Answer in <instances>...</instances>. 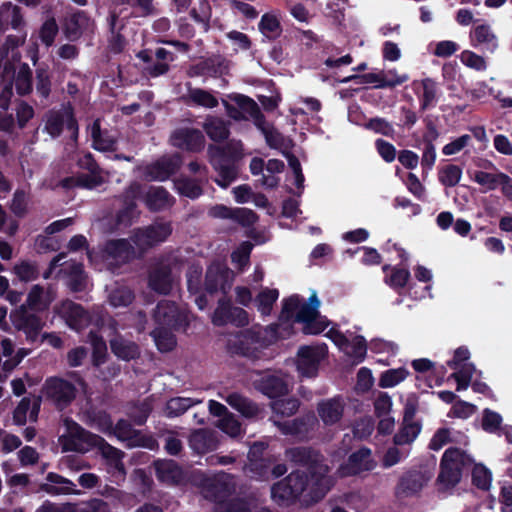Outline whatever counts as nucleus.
I'll list each match as a JSON object with an SVG mask.
<instances>
[{"label": "nucleus", "instance_id": "obj_1", "mask_svg": "<svg viewBox=\"0 0 512 512\" xmlns=\"http://www.w3.org/2000/svg\"><path fill=\"white\" fill-rule=\"evenodd\" d=\"M284 455L292 466L306 469L304 472L308 475L310 488L305 502L315 504L321 501L334 485L324 455L311 446L290 447L285 450Z\"/></svg>", "mask_w": 512, "mask_h": 512}, {"label": "nucleus", "instance_id": "obj_2", "mask_svg": "<svg viewBox=\"0 0 512 512\" xmlns=\"http://www.w3.org/2000/svg\"><path fill=\"white\" fill-rule=\"evenodd\" d=\"M207 152L209 162L220 178L216 183L222 188H227L238 177V163L243 157L241 144L233 142L224 145L210 144Z\"/></svg>", "mask_w": 512, "mask_h": 512}, {"label": "nucleus", "instance_id": "obj_3", "mask_svg": "<svg viewBox=\"0 0 512 512\" xmlns=\"http://www.w3.org/2000/svg\"><path fill=\"white\" fill-rule=\"evenodd\" d=\"M309 484L308 475L303 470H293L285 478L272 485L271 497L279 506H290L303 496V502L308 505L305 499L310 488Z\"/></svg>", "mask_w": 512, "mask_h": 512}, {"label": "nucleus", "instance_id": "obj_4", "mask_svg": "<svg viewBox=\"0 0 512 512\" xmlns=\"http://www.w3.org/2000/svg\"><path fill=\"white\" fill-rule=\"evenodd\" d=\"M208 214L212 218L231 220L244 228H248L246 236L254 240L257 244L265 242L263 234L253 227L259 217L251 209L240 207L231 208L224 204H216L209 209Z\"/></svg>", "mask_w": 512, "mask_h": 512}, {"label": "nucleus", "instance_id": "obj_5", "mask_svg": "<svg viewBox=\"0 0 512 512\" xmlns=\"http://www.w3.org/2000/svg\"><path fill=\"white\" fill-rule=\"evenodd\" d=\"M172 232L171 221L157 219L150 225L134 229L130 239L139 250L145 252L165 242Z\"/></svg>", "mask_w": 512, "mask_h": 512}, {"label": "nucleus", "instance_id": "obj_6", "mask_svg": "<svg viewBox=\"0 0 512 512\" xmlns=\"http://www.w3.org/2000/svg\"><path fill=\"white\" fill-rule=\"evenodd\" d=\"M140 193V185L132 183L119 196L121 207L116 211L112 220V228L115 231H122L130 227L140 215L137 206V198Z\"/></svg>", "mask_w": 512, "mask_h": 512}, {"label": "nucleus", "instance_id": "obj_7", "mask_svg": "<svg viewBox=\"0 0 512 512\" xmlns=\"http://www.w3.org/2000/svg\"><path fill=\"white\" fill-rule=\"evenodd\" d=\"M64 127L71 132L73 140L78 139L79 126L71 103H67L62 110H50L46 115L44 129L52 138H58Z\"/></svg>", "mask_w": 512, "mask_h": 512}, {"label": "nucleus", "instance_id": "obj_8", "mask_svg": "<svg viewBox=\"0 0 512 512\" xmlns=\"http://www.w3.org/2000/svg\"><path fill=\"white\" fill-rule=\"evenodd\" d=\"M260 336L252 329L237 332L227 341V350L231 355L258 359L261 353Z\"/></svg>", "mask_w": 512, "mask_h": 512}, {"label": "nucleus", "instance_id": "obj_9", "mask_svg": "<svg viewBox=\"0 0 512 512\" xmlns=\"http://www.w3.org/2000/svg\"><path fill=\"white\" fill-rule=\"evenodd\" d=\"M212 323L217 327L228 324L235 327H245L249 324V315L245 309L233 306L230 298L221 297L213 312Z\"/></svg>", "mask_w": 512, "mask_h": 512}, {"label": "nucleus", "instance_id": "obj_10", "mask_svg": "<svg viewBox=\"0 0 512 512\" xmlns=\"http://www.w3.org/2000/svg\"><path fill=\"white\" fill-rule=\"evenodd\" d=\"M327 354V346H300L296 356V368L300 376L312 378L317 376L321 361Z\"/></svg>", "mask_w": 512, "mask_h": 512}, {"label": "nucleus", "instance_id": "obj_11", "mask_svg": "<svg viewBox=\"0 0 512 512\" xmlns=\"http://www.w3.org/2000/svg\"><path fill=\"white\" fill-rule=\"evenodd\" d=\"M232 282V270L224 264L213 263L206 270L204 291L210 295L220 291L223 297H226L232 287Z\"/></svg>", "mask_w": 512, "mask_h": 512}, {"label": "nucleus", "instance_id": "obj_12", "mask_svg": "<svg viewBox=\"0 0 512 512\" xmlns=\"http://www.w3.org/2000/svg\"><path fill=\"white\" fill-rule=\"evenodd\" d=\"M45 391L48 399L52 400L60 408H66L76 398L77 389L68 380L51 377L46 380Z\"/></svg>", "mask_w": 512, "mask_h": 512}, {"label": "nucleus", "instance_id": "obj_13", "mask_svg": "<svg viewBox=\"0 0 512 512\" xmlns=\"http://www.w3.org/2000/svg\"><path fill=\"white\" fill-rule=\"evenodd\" d=\"M377 463L372 458L371 449L361 447L351 453L347 460L341 464L339 472L341 476H356L363 472H370L376 467Z\"/></svg>", "mask_w": 512, "mask_h": 512}, {"label": "nucleus", "instance_id": "obj_14", "mask_svg": "<svg viewBox=\"0 0 512 512\" xmlns=\"http://www.w3.org/2000/svg\"><path fill=\"white\" fill-rule=\"evenodd\" d=\"M274 424L283 435L304 439L315 430L318 419L314 412H309L292 420L274 421Z\"/></svg>", "mask_w": 512, "mask_h": 512}, {"label": "nucleus", "instance_id": "obj_15", "mask_svg": "<svg viewBox=\"0 0 512 512\" xmlns=\"http://www.w3.org/2000/svg\"><path fill=\"white\" fill-rule=\"evenodd\" d=\"M10 319L17 331H23L29 342L37 341L44 326L42 319L33 313H29L23 306L10 314Z\"/></svg>", "mask_w": 512, "mask_h": 512}, {"label": "nucleus", "instance_id": "obj_16", "mask_svg": "<svg viewBox=\"0 0 512 512\" xmlns=\"http://www.w3.org/2000/svg\"><path fill=\"white\" fill-rule=\"evenodd\" d=\"M254 387L271 399L285 396L289 392L288 382L280 372L261 373L259 379L254 381Z\"/></svg>", "mask_w": 512, "mask_h": 512}, {"label": "nucleus", "instance_id": "obj_17", "mask_svg": "<svg viewBox=\"0 0 512 512\" xmlns=\"http://www.w3.org/2000/svg\"><path fill=\"white\" fill-rule=\"evenodd\" d=\"M148 288L159 294L168 295L173 288L172 268L169 264L157 262L150 266L147 275Z\"/></svg>", "mask_w": 512, "mask_h": 512}, {"label": "nucleus", "instance_id": "obj_18", "mask_svg": "<svg viewBox=\"0 0 512 512\" xmlns=\"http://www.w3.org/2000/svg\"><path fill=\"white\" fill-rule=\"evenodd\" d=\"M475 464L473 457L465 450L450 445V489L454 488L464 475H468Z\"/></svg>", "mask_w": 512, "mask_h": 512}, {"label": "nucleus", "instance_id": "obj_19", "mask_svg": "<svg viewBox=\"0 0 512 512\" xmlns=\"http://www.w3.org/2000/svg\"><path fill=\"white\" fill-rule=\"evenodd\" d=\"M65 426L67 429L68 436L65 438V442L63 444L64 451H82V443L91 446L94 444L95 440L98 437L97 434H94L84 429L81 425H79L72 419L67 418L65 420Z\"/></svg>", "mask_w": 512, "mask_h": 512}, {"label": "nucleus", "instance_id": "obj_20", "mask_svg": "<svg viewBox=\"0 0 512 512\" xmlns=\"http://www.w3.org/2000/svg\"><path fill=\"white\" fill-rule=\"evenodd\" d=\"M153 318L158 325L157 327H166L174 330H178L184 321L177 304L169 300H162L157 304Z\"/></svg>", "mask_w": 512, "mask_h": 512}, {"label": "nucleus", "instance_id": "obj_21", "mask_svg": "<svg viewBox=\"0 0 512 512\" xmlns=\"http://www.w3.org/2000/svg\"><path fill=\"white\" fill-rule=\"evenodd\" d=\"M226 70V60L221 56H214L205 58L197 63L190 65L186 74L190 78H218L225 74Z\"/></svg>", "mask_w": 512, "mask_h": 512}, {"label": "nucleus", "instance_id": "obj_22", "mask_svg": "<svg viewBox=\"0 0 512 512\" xmlns=\"http://www.w3.org/2000/svg\"><path fill=\"white\" fill-rule=\"evenodd\" d=\"M175 147L189 152H200L205 145L203 133L195 128H180L173 132L171 136Z\"/></svg>", "mask_w": 512, "mask_h": 512}, {"label": "nucleus", "instance_id": "obj_23", "mask_svg": "<svg viewBox=\"0 0 512 512\" xmlns=\"http://www.w3.org/2000/svg\"><path fill=\"white\" fill-rule=\"evenodd\" d=\"M180 167L176 157H162L148 164L144 169V176L149 181H166L174 175Z\"/></svg>", "mask_w": 512, "mask_h": 512}, {"label": "nucleus", "instance_id": "obj_24", "mask_svg": "<svg viewBox=\"0 0 512 512\" xmlns=\"http://www.w3.org/2000/svg\"><path fill=\"white\" fill-rule=\"evenodd\" d=\"M430 478V473L427 471L409 470L400 478L397 485V494L412 496L421 491Z\"/></svg>", "mask_w": 512, "mask_h": 512}, {"label": "nucleus", "instance_id": "obj_25", "mask_svg": "<svg viewBox=\"0 0 512 512\" xmlns=\"http://www.w3.org/2000/svg\"><path fill=\"white\" fill-rule=\"evenodd\" d=\"M157 479L166 484L177 485L184 480L181 466L172 459H157L153 462Z\"/></svg>", "mask_w": 512, "mask_h": 512}, {"label": "nucleus", "instance_id": "obj_26", "mask_svg": "<svg viewBox=\"0 0 512 512\" xmlns=\"http://www.w3.org/2000/svg\"><path fill=\"white\" fill-rule=\"evenodd\" d=\"M109 345L114 356L125 362L136 360L141 355L139 345L119 333H116L115 336L109 340Z\"/></svg>", "mask_w": 512, "mask_h": 512}, {"label": "nucleus", "instance_id": "obj_27", "mask_svg": "<svg viewBox=\"0 0 512 512\" xmlns=\"http://www.w3.org/2000/svg\"><path fill=\"white\" fill-rule=\"evenodd\" d=\"M103 251L108 258L123 264L132 261L136 255L134 246L124 238L108 240Z\"/></svg>", "mask_w": 512, "mask_h": 512}, {"label": "nucleus", "instance_id": "obj_28", "mask_svg": "<svg viewBox=\"0 0 512 512\" xmlns=\"http://www.w3.org/2000/svg\"><path fill=\"white\" fill-rule=\"evenodd\" d=\"M470 39L474 47H481L490 53L498 48V39L488 24L474 26L470 32Z\"/></svg>", "mask_w": 512, "mask_h": 512}, {"label": "nucleus", "instance_id": "obj_29", "mask_svg": "<svg viewBox=\"0 0 512 512\" xmlns=\"http://www.w3.org/2000/svg\"><path fill=\"white\" fill-rule=\"evenodd\" d=\"M67 324L74 330H81L90 323L89 313L80 305L67 300L63 303Z\"/></svg>", "mask_w": 512, "mask_h": 512}, {"label": "nucleus", "instance_id": "obj_30", "mask_svg": "<svg viewBox=\"0 0 512 512\" xmlns=\"http://www.w3.org/2000/svg\"><path fill=\"white\" fill-rule=\"evenodd\" d=\"M48 483L42 484L41 489L50 495H61V494H75L77 493L74 489L75 484L68 478L62 475L49 472L46 476Z\"/></svg>", "mask_w": 512, "mask_h": 512}, {"label": "nucleus", "instance_id": "obj_31", "mask_svg": "<svg viewBox=\"0 0 512 512\" xmlns=\"http://www.w3.org/2000/svg\"><path fill=\"white\" fill-rule=\"evenodd\" d=\"M91 447L98 449L101 456L105 459L106 463L119 471H124V464L122 459L124 452L111 444H109L103 437L98 435L94 444Z\"/></svg>", "mask_w": 512, "mask_h": 512}, {"label": "nucleus", "instance_id": "obj_32", "mask_svg": "<svg viewBox=\"0 0 512 512\" xmlns=\"http://www.w3.org/2000/svg\"><path fill=\"white\" fill-rule=\"evenodd\" d=\"M89 17L84 11H77L67 18L63 25V33L69 41H77L87 28Z\"/></svg>", "mask_w": 512, "mask_h": 512}, {"label": "nucleus", "instance_id": "obj_33", "mask_svg": "<svg viewBox=\"0 0 512 512\" xmlns=\"http://www.w3.org/2000/svg\"><path fill=\"white\" fill-rule=\"evenodd\" d=\"M188 94L182 99L187 105L194 104L196 106L213 109L219 105L218 99L210 92L202 88H193L190 82L186 83Z\"/></svg>", "mask_w": 512, "mask_h": 512}, {"label": "nucleus", "instance_id": "obj_34", "mask_svg": "<svg viewBox=\"0 0 512 512\" xmlns=\"http://www.w3.org/2000/svg\"><path fill=\"white\" fill-rule=\"evenodd\" d=\"M189 447L197 454H205L216 448V439L208 429L194 430L188 439Z\"/></svg>", "mask_w": 512, "mask_h": 512}, {"label": "nucleus", "instance_id": "obj_35", "mask_svg": "<svg viewBox=\"0 0 512 512\" xmlns=\"http://www.w3.org/2000/svg\"><path fill=\"white\" fill-rule=\"evenodd\" d=\"M146 207L151 212H159L174 204V198L162 186L151 188L145 196Z\"/></svg>", "mask_w": 512, "mask_h": 512}, {"label": "nucleus", "instance_id": "obj_36", "mask_svg": "<svg viewBox=\"0 0 512 512\" xmlns=\"http://www.w3.org/2000/svg\"><path fill=\"white\" fill-rule=\"evenodd\" d=\"M202 128L207 136L214 142L225 141L230 135L229 123L221 117L207 116Z\"/></svg>", "mask_w": 512, "mask_h": 512}, {"label": "nucleus", "instance_id": "obj_37", "mask_svg": "<svg viewBox=\"0 0 512 512\" xmlns=\"http://www.w3.org/2000/svg\"><path fill=\"white\" fill-rule=\"evenodd\" d=\"M344 407L339 400L333 398L321 401L317 406V412L325 425H334L343 416Z\"/></svg>", "mask_w": 512, "mask_h": 512}, {"label": "nucleus", "instance_id": "obj_38", "mask_svg": "<svg viewBox=\"0 0 512 512\" xmlns=\"http://www.w3.org/2000/svg\"><path fill=\"white\" fill-rule=\"evenodd\" d=\"M382 269L385 273V283L396 291L405 288L411 277L410 271L405 267L386 264Z\"/></svg>", "mask_w": 512, "mask_h": 512}, {"label": "nucleus", "instance_id": "obj_39", "mask_svg": "<svg viewBox=\"0 0 512 512\" xmlns=\"http://www.w3.org/2000/svg\"><path fill=\"white\" fill-rule=\"evenodd\" d=\"M15 89L19 96L29 95L33 90V74L27 63H21L14 76Z\"/></svg>", "mask_w": 512, "mask_h": 512}, {"label": "nucleus", "instance_id": "obj_40", "mask_svg": "<svg viewBox=\"0 0 512 512\" xmlns=\"http://www.w3.org/2000/svg\"><path fill=\"white\" fill-rule=\"evenodd\" d=\"M272 462L268 458H252L244 467L246 476L257 481H266L270 478V466Z\"/></svg>", "mask_w": 512, "mask_h": 512}, {"label": "nucleus", "instance_id": "obj_41", "mask_svg": "<svg viewBox=\"0 0 512 512\" xmlns=\"http://www.w3.org/2000/svg\"><path fill=\"white\" fill-rule=\"evenodd\" d=\"M24 26L21 8L17 5L7 9L0 10V32H4L11 27L14 30H20Z\"/></svg>", "mask_w": 512, "mask_h": 512}, {"label": "nucleus", "instance_id": "obj_42", "mask_svg": "<svg viewBox=\"0 0 512 512\" xmlns=\"http://www.w3.org/2000/svg\"><path fill=\"white\" fill-rule=\"evenodd\" d=\"M172 330L173 329L166 327H156L150 333L154 339L157 349L162 353L170 352L176 347L177 341Z\"/></svg>", "mask_w": 512, "mask_h": 512}, {"label": "nucleus", "instance_id": "obj_43", "mask_svg": "<svg viewBox=\"0 0 512 512\" xmlns=\"http://www.w3.org/2000/svg\"><path fill=\"white\" fill-rule=\"evenodd\" d=\"M152 411L153 404L151 399L145 398L142 401H136L131 404L128 416L135 425L142 426L147 422Z\"/></svg>", "mask_w": 512, "mask_h": 512}, {"label": "nucleus", "instance_id": "obj_44", "mask_svg": "<svg viewBox=\"0 0 512 512\" xmlns=\"http://www.w3.org/2000/svg\"><path fill=\"white\" fill-rule=\"evenodd\" d=\"M227 403L245 417H254L258 414V406L250 399L239 393H231L226 399Z\"/></svg>", "mask_w": 512, "mask_h": 512}, {"label": "nucleus", "instance_id": "obj_45", "mask_svg": "<svg viewBox=\"0 0 512 512\" xmlns=\"http://www.w3.org/2000/svg\"><path fill=\"white\" fill-rule=\"evenodd\" d=\"M67 286L74 293L83 292L86 289L87 275L82 263H73L69 267Z\"/></svg>", "mask_w": 512, "mask_h": 512}, {"label": "nucleus", "instance_id": "obj_46", "mask_svg": "<svg viewBox=\"0 0 512 512\" xmlns=\"http://www.w3.org/2000/svg\"><path fill=\"white\" fill-rule=\"evenodd\" d=\"M454 370L455 371L450 374V379L455 380L456 391L460 392L466 390L470 386L472 376L476 371L475 365L473 363H463Z\"/></svg>", "mask_w": 512, "mask_h": 512}, {"label": "nucleus", "instance_id": "obj_47", "mask_svg": "<svg viewBox=\"0 0 512 512\" xmlns=\"http://www.w3.org/2000/svg\"><path fill=\"white\" fill-rule=\"evenodd\" d=\"M421 431L419 422H402L399 431L394 435L393 442L395 445L402 446L412 443Z\"/></svg>", "mask_w": 512, "mask_h": 512}, {"label": "nucleus", "instance_id": "obj_48", "mask_svg": "<svg viewBox=\"0 0 512 512\" xmlns=\"http://www.w3.org/2000/svg\"><path fill=\"white\" fill-rule=\"evenodd\" d=\"M215 501L213 512H249L248 503L242 498L222 499L215 494Z\"/></svg>", "mask_w": 512, "mask_h": 512}, {"label": "nucleus", "instance_id": "obj_49", "mask_svg": "<svg viewBox=\"0 0 512 512\" xmlns=\"http://www.w3.org/2000/svg\"><path fill=\"white\" fill-rule=\"evenodd\" d=\"M450 404H452L450 417L453 418L468 419L477 410L474 404L459 399L452 391H450Z\"/></svg>", "mask_w": 512, "mask_h": 512}, {"label": "nucleus", "instance_id": "obj_50", "mask_svg": "<svg viewBox=\"0 0 512 512\" xmlns=\"http://www.w3.org/2000/svg\"><path fill=\"white\" fill-rule=\"evenodd\" d=\"M36 91L43 99H48L51 94V75L48 65L42 63L36 70Z\"/></svg>", "mask_w": 512, "mask_h": 512}, {"label": "nucleus", "instance_id": "obj_51", "mask_svg": "<svg viewBox=\"0 0 512 512\" xmlns=\"http://www.w3.org/2000/svg\"><path fill=\"white\" fill-rule=\"evenodd\" d=\"M118 15L116 13H111L108 21H109V29L111 32V37L109 38V49L114 54H119L123 52L126 46V39L120 33V31H116Z\"/></svg>", "mask_w": 512, "mask_h": 512}, {"label": "nucleus", "instance_id": "obj_52", "mask_svg": "<svg viewBox=\"0 0 512 512\" xmlns=\"http://www.w3.org/2000/svg\"><path fill=\"white\" fill-rule=\"evenodd\" d=\"M472 484L480 490L488 491L491 487L492 473L483 464H474L470 470Z\"/></svg>", "mask_w": 512, "mask_h": 512}, {"label": "nucleus", "instance_id": "obj_53", "mask_svg": "<svg viewBox=\"0 0 512 512\" xmlns=\"http://www.w3.org/2000/svg\"><path fill=\"white\" fill-rule=\"evenodd\" d=\"M193 405L192 398L173 397L166 402L164 412L168 418H175L183 415Z\"/></svg>", "mask_w": 512, "mask_h": 512}, {"label": "nucleus", "instance_id": "obj_54", "mask_svg": "<svg viewBox=\"0 0 512 512\" xmlns=\"http://www.w3.org/2000/svg\"><path fill=\"white\" fill-rule=\"evenodd\" d=\"M259 31L268 39L274 40L282 33V27L276 16L264 14L258 24Z\"/></svg>", "mask_w": 512, "mask_h": 512}, {"label": "nucleus", "instance_id": "obj_55", "mask_svg": "<svg viewBox=\"0 0 512 512\" xmlns=\"http://www.w3.org/2000/svg\"><path fill=\"white\" fill-rule=\"evenodd\" d=\"M178 193L190 199H197L203 194L201 185L192 178H179L175 181Z\"/></svg>", "mask_w": 512, "mask_h": 512}, {"label": "nucleus", "instance_id": "obj_56", "mask_svg": "<svg viewBox=\"0 0 512 512\" xmlns=\"http://www.w3.org/2000/svg\"><path fill=\"white\" fill-rule=\"evenodd\" d=\"M408 375L409 371L405 367L388 369L381 373L378 385L381 388H392L404 381Z\"/></svg>", "mask_w": 512, "mask_h": 512}, {"label": "nucleus", "instance_id": "obj_57", "mask_svg": "<svg viewBox=\"0 0 512 512\" xmlns=\"http://www.w3.org/2000/svg\"><path fill=\"white\" fill-rule=\"evenodd\" d=\"M303 298L294 294L282 300L280 320L283 322H294Z\"/></svg>", "mask_w": 512, "mask_h": 512}, {"label": "nucleus", "instance_id": "obj_58", "mask_svg": "<svg viewBox=\"0 0 512 512\" xmlns=\"http://www.w3.org/2000/svg\"><path fill=\"white\" fill-rule=\"evenodd\" d=\"M278 297L279 291L277 289L266 288L260 291L255 300L258 311L262 315H269Z\"/></svg>", "mask_w": 512, "mask_h": 512}, {"label": "nucleus", "instance_id": "obj_59", "mask_svg": "<svg viewBox=\"0 0 512 512\" xmlns=\"http://www.w3.org/2000/svg\"><path fill=\"white\" fill-rule=\"evenodd\" d=\"M300 407V401L295 397L275 400L272 405V411L275 415L281 417H290L294 415Z\"/></svg>", "mask_w": 512, "mask_h": 512}, {"label": "nucleus", "instance_id": "obj_60", "mask_svg": "<svg viewBox=\"0 0 512 512\" xmlns=\"http://www.w3.org/2000/svg\"><path fill=\"white\" fill-rule=\"evenodd\" d=\"M505 173L497 172V173H489L482 170H477L474 172L473 180L486 188V190H495L500 186L501 177L504 176Z\"/></svg>", "mask_w": 512, "mask_h": 512}, {"label": "nucleus", "instance_id": "obj_61", "mask_svg": "<svg viewBox=\"0 0 512 512\" xmlns=\"http://www.w3.org/2000/svg\"><path fill=\"white\" fill-rule=\"evenodd\" d=\"M58 32V24L55 18L51 17L45 20L41 25L39 30V38L46 47H50L53 45Z\"/></svg>", "mask_w": 512, "mask_h": 512}, {"label": "nucleus", "instance_id": "obj_62", "mask_svg": "<svg viewBox=\"0 0 512 512\" xmlns=\"http://www.w3.org/2000/svg\"><path fill=\"white\" fill-rule=\"evenodd\" d=\"M423 93L420 98V106L422 110H426L434 105L437 94V84L430 78L422 80Z\"/></svg>", "mask_w": 512, "mask_h": 512}, {"label": "nucleus", "instance_id": "obj_63", "mask_svg": "<svg viewBox=\"0 0 512 512\" xmlns=\"http://www.w3.org/2000/svg\"><path fill=\"white\" fill-rule=\"evenodd\" d=\"M14 273L21 281L24 282L33 281L39 277L37 265L28 261H22L20 264L15 265Z\"/></svg>", "mask_w": 512, "mask_h": 512}, {"label": "nucleus", "instance_id": "obj_64", "mask_svg": "<svg viewBox=\"0 0 512 512\" xmlns=\"http://www.w3.org/2000/svg\"><path fill=\"white\" fill-rule=\"evenodd\" d=\"M137 431L128 420L122 418L114 425L111 436H116L121 441L131 443Z\"/></svg>", "mask_w": 512, "mask_h": 512}]
</instances>
